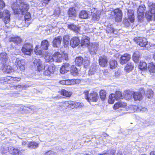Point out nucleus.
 <instances>
[{"label": "nucleus", "mask_w": 155, "mask_h": 155, "mask_svg": "<svg viewBox=\"0 0 155 155\" xmlns=\"http://www.w3.org/2000/svg\"><path fill=\"white\" fill-rule=\"evenodd\" d=\"M20 8L16 10L15 7L17 6V3H14L12 6V8L15 14H21L24 15L27 12L29 8V5L25 2L22 3L20 4Z\"/></svg>", "instance_id": "f257e3e1"}, {"label": "nucleus", "mask_w": 155, "mask_h": 155, "mask_svg": "<svg viewBox=\"0 0 155 155\" xmlns=\"http://www.w3.org/2000/svg\"><path fill=\"white\" fill-rule=\"evenodd\" d=\"M84 93L85 99L89 102L91 101L96 102L98 99L99 97L98 94L95 92L93 91L89 94L88 91L86 90L84 91Z\"/></svg>", "instance_id": "f03ea898"}, {"label": "nucleus", "mask_w": 155, "mask_h": 155, "mask_svg": "<svg viewBox=\"0 0 155 155\" xmlns=\"http://www.w3.org/2000/svg\"><path fill=\"white\" fill-rule=\"evenodd\" d=\"M109 14L111 15V17L115 18L116 21L117 22L120 21L122 19V12L119 8L115 9L114 11L110 12Z\"/></svg>", "instance_id": "7ed1b4c3"}, {"label": "nucleus", "mask_w": 155, "mask_h": 155, "mask_svg": "<svg viewBox=\"0 0 155 155\" xmlns=\"http://www.w3.org/2000/svg\"><path fill=\"white\" fill-rule=\"evenodd\" d=\"M55 68L53 66L45 64L43 69V74L45 76H51L54 72Z\"/></svg>", "instance_id": "20e7f679"}, {"label": "nucleus", "mask_w": 155, "mask_h": 155, "mask_svg": "<svg viewBox=\"0 0 155 155\" xmlns=\"http://www.w3.org/2000/svg\"><path fill=\"white\" fill-rule=\"evenodd\" d=\"M33 50L32 45L29 43L25 44L22 47L21 50L24 54L30 55Z\"/></svg>", "instance_id": "39448f33"}, {"label": "nucleus", "mask_w": 155, "mask_h": 155, "mask_svg": "<svg viewBox=\"0 0 155 155\" xmlns=\"http://www.w3.org/2000/svg\"><path fill=\"white\" fill-rule=\"evenodd\" d=\"M149 11L146 12L145 16L148 20H150L151 18H155V4H152L149 8Z\"/></svg>", "instance_id": "423d86ee"}, {"label": "nucleus", "mask_w": 155, "mask_h": 155, "mask_svg": "<svg viewBox=\"0 0 155 155\" xmlns=\"http://www.w3.org/2000/svg\"><path fill=\"white\" fill-rule=\"evenodd\" d=\"M145 5L140 6L137 10V18L139 21L141 22L143 20L144 11L145 10Z\"/></svg>", "instance_id": "0eeeda50"}, {"label": "nucleus", "mask_w": 155, "mask_h": 155, "mask_svg": "<svg viewBox=\"0 0 155 155\" xmlns=\"http://www.w3.org/2000/svg\"><path fill=\"white\" fill-rule=\"evenodd\" d=\"M3 17V21L5 24L8 23L10 21V14L9 11L8 10H5L3 12H0V18Z\"/></svg>", "instance_id": "6e6552de"}, {"label": "nucleus", "mask_w": 155, "mask_h": 155, "mask_svg": "<svg viewBox=\"0 0 155 155\" xmlns=\"http://www.w3.org/2000/svg\"><path fill=\"white\" fill-rule=\"evenodd\" d=\"M99 45L97 43H91L88 45L89 52L92 55L95 54L98 48Z\"/></svg>", "instance_id": "1a4fd4ad"}, {"label": "nucleus", "mask_w": 155, "mask_h": 155, "mask_svg": "<svg viewBox=\"0 0 155 155\" xmlns=\"http://www.w3.org/2000/svg\"><path fill=\"white\" fill-rule=\"evenodd\" d=\"M15 64L17 67L18 71L20 70L22 71L25 69V62L23 60H21L18 58H16L15 61Z\"/></svg>", "instance_id": "9d476101"}, {"label": "nucleus", "mask_w": 155, "mask_h": 155, "mask_svg": "<svg viewBox=\"0 0 155 155\" xmlns=\"http://www.w3.org/2000/svg\"><path fill=\"white\" fill-rule=\"evenodd\" d=\"M134 40L135 42L141 47H146L148 44V42L144 38L137 37L134 38Z\"/></svg>", "instance_id": "9b49d317"}, {"label": "nucleus", "mask_w": 155, "mask_h": 155, "mask_svg": "<svg viewBox=\"0 0 155 155\" xmlns=\"http://www.w3.org/2000/svg\"><path fill=\"white\" fill-rule=\"evenodd\" d=\"M62 40V37L61 36L55 37L52 42V46L54 47L58 48L60 47Z\"/></svg>", "instance_id": "f8f14e48"}, {"label": "nucleus", "mask_w": 155, "mask_h": 155, "mask_svg": "<svg viewBox=\"0 0 155 155\" xmlns=\"http://www.w3.org/2000/svg\"><path fill=\"white\" fill-rule=\"evenodd\" d=\"M99 63L102 67H106L108 65V60L105 56L100 57L99 59Z\"/></svg>", "instance_id": "ddd939ff"}, {"label": "nucleus", "mask_w": 155, "mask_h": 155, "mask_svg": "<svg viewBox=\"0 0 155 155\" xmlns=\"http://www.w3.org/2000/svg\"><path fill=\"white\" fill-rule=\"evenodd\" d=\"M68 29L73 31L75 33H79L80 31V27L78 25H76L73 23H71L68 25Z\"/></svg>", "instance_id": "4468645a"}, {"label": "nucleus", "mask_w": 155, "mask_h": 155, "mask_svg": "<svg viewBox=\"0 0 155 155\" xmlns=\"http://www.w3.org/2000/svg\"><path fill=\"white\" fill-rule=\"evenodd\" d=\"M80 43V40L78 37H74L70 41V45L73 48L78 46Z\"/></svg>", "instance_id": "2eb2a0df"}, {"label": "nucleus", "mask_w": 155, "mask_h": 155, "mask_svg": "<svg viewBox=\"0 0 155 155\" xmlns=\"http://www.w3.org/2000/svg\"><path fill=\"white\" fill-rule=\"evenodd\" d=\"M130 58V55L128 54H125L122 55L120 59V62L121 64H126Z\"/></svg>", "instance_id": "dca6fc26"}, {"label": "nucleus", "mask_w": 155, "mask_h": 155, "mask_svg": "<svg viewBox=\"0 0 155 155\" xmlns=\"http://www.w3.org/2000/svg\"><path fill=\"white\" fill-rule=\"evenodd\" d=\"M8 61L7 54L4 52H2L0 54V63L4 65Z\"/></svg>", "instance_id": "f3484780"}, {"label": "nucleus", "mask_w": 155, "mask_h": 155, "mask_svg": "<svg viewBox=\"0 0 155 155\" xmlns=\"http://www.w3.org/2000/svg\"><path fill=\"white\" fill-rule=\"evenodd\" d=\"M53 57L54 61L56 62H61L63 60L62 54L58 52H55L53 55Z\"/></svg>", "instance_id": "a211bd4d"}, {"label": "nucleus", "mask_w": 155, "mask_h": 155, "mask_svg": "<svg viewBox=\"0 0 155 155\" xmlns=\"http://www.w3.org/2000/svg\"><path fill=\"white\" fill-rule=\"evenodd\" d=\"M70 69V65L69 63H65L61 67L60 69V72L62 74H64L68 71Z\"/></svg>", "instance_id": "6ab92c4d"}, {"label": "nucleus", "mask_w": 155, "mask_h": 155, "mask_svg": "<svg viewBox=\"0 0 155 155\" xmlns=\"http://www.w3.org/2000/svg\"><path fill=\"white\" fill-rule=\"evenodd\" d=\"M90 38L87 36L83 35L81 40V46H87L90 43Z\"/></svg>", "instance_id": "aec40b11"}, {"label": "nucleus", "mask_w": 155, "mask_h": 155, "mask_svg": "<svg viewBox=\"0 0 155 155\" xmlns=\"http://www.w3.org/2000/svg\"><path fill=\"white\" fill-rule=\"evenodd\" d=\"M10 153L12 155H21V150L13 147H10Z\"/></svg>", "instance_id": "412c9836"}, {"label": "nucleus", "mask_w": 155, "mask_h": 155, "mask_svg": "<svg viewBox=\"0 0 155 155\" xmlns=\"http://www.w3.org/2000/svg\"><path fill=\"white\" fill-rule=\"evenodd\" d=\"M34 64L35 66L37 67L38 71H40L42 69L41 62L38 58H35L34 60Z\"/></svg>", "instance_id": "4be33fe9"}, {"label": "nucleus", "mask_w": 155, "mask_h": 155, "mask_svg": "<svg viewBox=\"0 0 155 155\" xmlns=\"http://www.w3.org/2000/svg\"><path fill=\"white\" fill-rule=\"evenodd\" d=\"M49 45L48 41L47 40H44L41 42V48L44 50H46L48 49Z\"/></svg>", "instance_id": "5701e85b"}, {"label": "nucleus", "mask_w": 155, "mask_h": 155, "mask_svg": "<svg viewBox=\"0 0 155 155\" xmlns=\"http://www.w3.org/2000/svg\"><path fill=\"white\" fill-rule=\"evenodd\" d=\"M133 98L135 101L141 100L142 99V96L139 92H133L132 93Z\"/></svg>", "instance_id": "b1692460"}, {"label": "nucleus", "mask_w": 155, "mask_h": 155, "mask_svg": "<svg viewBox=\"0 0 155 155\" xmlns=\"http://www.w3.org/2000/svg\"><path fill=\"white\" fill-rule=\"evenodd\" d=\"M127 15L129 21L131 22H133L134 20V11L131 9L128 10L127 11Z\"/></svg>", "instance_id": "393cba45"}, {"label": "nucleus", "mask_w": 155, "mask_h": 155, "mask_svg": "<svg viewBox=\"0 0 155 155\" xmlns=\"http://www.w3.org/2000/svg\"><path fill=\"white\" fill-rule=\"evenodd\" d=\"M70 39V36L68 35H65L63 37V43L65 47H67L69 44Z\"/></svg>", "instance_id": "a878e982"}, {"label": "nucleus", "mask_w": 155, "mask_h": 155, "mask_svg": "<svg viewBox=\"0 0 155 155\" xmlns=\"http://www.w3.org/2000/svg\"><path fill=\"white\" fill-rule=\"evenodd\" d=\"M89 14L88 12L85 10L81 11L79 13V17L82 19H86L88 18Z\"/></svg>", "instance_id": "bb28decb"}, {"label": "nucleus", "mask_w": 155, "mask_h": 155, "mask_svg": "<svg viewBox=\"0 0 155 155\" xmlns=\"http://www.w3.org/2000/svg\"><path fill=\"white\" fill-rule=\"evenodd\" d=\"M39 144L35 141H30L28 144V148L32 149H35L38 147Z\"/></svg>", "instance_id": "cd10ccee"}, {"label": "nucleus", "mask_w": 155, "mask_h": 155, "mask_svg": "<svg viewBox=\"0 0 155 155\" xmlns=\"http://www.w3.org/2000/svg\"><path fill=\"white\" fill-rule=\"evenodd\" d=\"M68 13L69 17H75L76 16V11L74 7L70 8Z\"/></svg>", "instance_id": "c85d7f7f"}, {"label": "nucleus", "mask_w": 155, "mask_h": 155, "mask_svg": "<svg viewBox=\"0 0 155 155\" xmlns=\"http://www.w3.org/2000/svg\"><path fill=\"white\" fill-rule=\"evenodd\" d=\"M10 42H13L16 45L20 44L22 41L21 39L18 37L12 38L10 39Z\"/></svg>", "instance_id": "c756f323"}, {"label": "nucleus", "mask_w": 155, "mask_h": 155, "mask_svg": "<svg viewBox=\"0 0 155 155\" xmlns=\"http://www.w3.org/2000/svg\"><path fill=\"white\" fill-rule=\"evenodd\" d=\"M140 57V54L138 51L135 52L133 55V60L134 62L136 63H137L139 60V58Z\"/></svg>", "instance_id": "7c9ffc66"}, {"label": "nucleus", "mask_w": 155, "mask_h": 155, "mask_svg": "<svg viewBox=\"0 0 155 155\" xmlns=\"http://www.w3.org/2000/svg\"><path fill=\"white\" fill-rule=\"evenodd\" d=\"M83 58L81 56L76 57L75 60V63L78 66H81L83 63Z\"/></svg>", "instance_id": "2f4dec72"}, {"label": "nucleus", "mask_w": 155, "mask_h": 155, "mask_svg": "<svg viewBox=\"0 0 155 155\" xmlns=\"http://www.w3.org/2000/svg\"><path fill=\"white\" fill-rule=\"evenodd\" d=\"M2 70L7 73H10L12 71V68L10 66L6 65L5 64L3 65Z\"/></svg>", "instance_id": "473e14b6"}, {"label": "nucleus", "mask_w": 155, "mask_h": 155, "mask_svg": "<svg viewBox=\"0 0 155 155\" xmlns=\"http://www.w3.org/2000/svg\"><path fill=\"white\" fill-rule=\"evenodd\" d=\"M127 105L126 104L122 101L116 103L114 105L113 108L115 109H117L120 107H124Z\"/></svg>", "instance_id": "72a5a7b5"}, {"label": "nucleus", "mask_w": 155, "mask_h": 155, "mask_svg": "<svg viewBox=\"0 0 155 155\" xmlns=\"http://www.w3.org/2000/svg\"><path fill=\"white\" fill-rule=\"evenodd\" d=\"M110 68L111 69H115L117 66V61L113 59H111L109 62Z\"/></svg>", "instance_id": "f704fd0d"}, {"label": "nucleus", "mask_w": 155, "mask_h": 155, "mask_svg": "<svg viewBox=\"0 0 155 155\" xmlns=\"http://www.w3.org/2000/svg\"><path fill=\"white\" fill-rule=\"evenodd\" d=\"M134 67L133 64L131 63H129L127 64L124 69L127 72H129L133 69Z\"/></svg>", "instance_id": "c9c22d12"}, {"label": "nucleus", "mask_w": 155, "mask_h": 155, "mask_svg": "<svg viewBox=\"0 0 155 155\" xmlns=\"http://www.w3.org/2000/svg\"><path fill=\"white\" fill-rule=\"evenodd\" d=\"M115 152V150H111L104 151L99 155H114Z\"/></svg>", "instance_id": "e433bc0d"}, {"label": "nucleus", "mask_w": 155, "mask_h": 155, "mask_svg": "<svg viewBox=\"0 0 155 155\" xmlns=\"http://www.w3.org/2000/svg\"><path fill=\"white\" fill-rule=\"evenodd\" d=\"M98 66L94 65L93 67H91L89 71L88 74L89 75L94 74L95 72L97 71V68H98Z\"/></svg>", "instance_id": "4c0bfd02"}, {"label": "nucleus", "mask_w": 155, "mask_h": 155, "mask_svg": "<svg viewBox=\"0 0 155 155\" xmlns=\"http://www.w3.org/2000/svg\"><path fill=\"white\" fill-rule=\"evenodd\" d=\"M65 104L67 106L68 108H71L73 109L75 108V102L72 101H66L65 102Z\"/></svg>", "instance_id": "58836bf2"}, {"label": "nucleus", "mask_w": 155, "mask_h": 155, "mask_svg": "<svg viewBox=\"0 0 155 155\" xmlns=\"http://www.w3.org/2000/svg\"><path fill=\"white\" fill-rule=\"evenodd\" d=\"M71 72L74 76H75L78 74V70L77 68L74 66H73L71 67Z\"/></svg>", "instance_id": "ea45409f"}, {"label": "nucleus", "mask_w": 155, "mask_h": 155, "mask_svg": "<svg viewBox=\"0 0 155 155\" xmlns=\"http://www.w3.org/2000/svg\"><path fill=\"white\" fill-rule=\"evenodd\" d=\"M61 93L63 95L67 97H70L72 94V92H68L64 89L62 90Z\"/></svg>", "instance_id": "a19ab883"}, {"label": "nucleus", "mask_w": 155, "mask_h": 155, "mask_svg": "<svg viewBox=\"0 0 155 155\" xmlns=\"http://www.w3.org/2000/svg\"><path fill=\"white\" fill-rule=\"evenodd\" d=\"M45 59L46 62L51 63L54 61L53 55L51 56L47 54L45 56Z\"/></svg>", "instance_id": "79ce46f5"}, {"label": "nucleus", "mask_w": 155, "mask_h": 155, "mask_svg": "<svg viewBox=\"0 0 155 155\" xmlns=\"http://www.w3.org/2000/svg\"><path fill=\"white\" fill-rule=\"evenodd\" d=\"M100 97L101 100L104 101L106 98V92L104 90H101L100 92Z\"/></svg>", "instance_id": "37998d69"}, {"label": "nucleus", "mask_w": 155, "mask_h": 155, "mask_svg": "<svg viewBox=\"0 0 155 155\" xmlns=\"http://www.w3.org/2000/svg\"><path fill=\"white\" fill-rule=\"evenodd\" d=\"M139 68L141 70H145L147 68V66L146 63L143 61H140L139 64Z\"/></svg>", "instance_id": "c03bdc74"}, {"label": "nucleus", "mask_w": 155, "mask_h": 155, "mask_svg": "<svg viewBox=\"0 0 155 155\" xmlns=\"http://www.w3.org/2000/svg\"><path fill=\"white\" fill-rule=\"evenodd\" d=\"M107 31L108 33L116 34L112 25H109L107 26Z\"/></svg>", "instance_id": "a18cd8bd"}, {"label": "nucleus", "mask_w": 155, "mask_h": 155, "mask_svg": "<svg viewBox=\"0 0 155 155\" xmlns=\"http://www.w3.org/2000/svg\"><path fill=\"white\" fill-rule=\"evenodd\" d=\"M148 69L150 72H155V65L153 63H150L149 64Z\"/></svg>", "instance_id": "49530a36"}, {"label": "nucleus", "mask_w": 155, "mask_h": 155, "mask_svg": "<svg viewBox=\"0 0 155 155\" xmlns=\"http://www.w3.org/2000/svg\"><path fill=\"white\" fill-rule=\"evenodd\" d=\"M10 147H2L1 149V153H2V154H3L8 153V152H9L10 153Z\"/></svg>", "instance_id": "de8ad7c7"}, {"label": "nucleus", "mask_w": 155, "mask_h": 155, "mask_svg": "<svg viewBox=\"0 0 155 155\" xmlns=\"http://www.w3.org/2000/svg\"><path fill=\"white\" fill-rule=\"evenodd\" d=\"M9 77L8 76L6 77L0 78V83H1L5 84L6 83H9Z\"/></svg>", "instance_id": "09e8293b"}, {"label": "nucleus", "mask_w": 155, "mask_h": 155, "mask_svg": "<svg viewBox=\"0 0 155 155\" xmlns=\"http://www.w3.org/2000/svg\"><path fill=\"white\" fill-rule=\"evenodd\" d=\"M115 99H116V98L115 97V94H111L109 96L108 102L110 104H113Z\"/></svg>", "instance_id": "8fccbe9b"}, {"label": "nucleus", "mask_w": 155, "mask_h": 155, "mask_svg": "<svg viewBox=\"0 0 155 155\" xmlns=\"http://www.w3.org/2000/svg\"><path fill=\"white\" fill-rule=\"evenodd\" d=\"M115 94V97L116 100H119V99H122L123 96L121 92L119 91H117Z\"/></svg>", "instance_id": "3c124183"}, {"label": "nucleus", "mask_w": 155, "mask_h": 155, "mask_svg": "<svg viewBox=\"0 0 155 155\" xmlns=\"http://www.w3.org/2000/svg\"><path fill=\"white\" fill-rule=\"evenodd\" d=\"M37 46H36L35 49L34 51L35 54L38 55H41L43 54V51L39 49L38 48H36Z\"/></svg>", "instance_id": "603ef678"}, {"label": "nucleus", "mask_w": 155, "mask_h": 155, "mask_svg": "<svg viewBox=\"0 0 155 155\" xmlns=\"http://www.w3.org/2000/svg\"><path fill=\"white\" fill-rule=\"evenodd\" d=\"M25 23L27 21H29L31 17L30 14L29 12H26L25 13Z\"/></svg>", "instance_id": "864d4df0"}, {"label": "nucleus", "mask_w": 155, "mask_h": 155, "mask_svg": "<svg viewBox=\"0 0 155 155\" xmlns=\"http://www.w3.org/2000/svg\"><path fill=\"white\" fill-rule=\"evenodd\" d=\"M9 81H11V82H13L14 81H19L21 80V78L17 77H12L9 76Z\"/></svg>", "instance_id": "5fc2aeb1"}, {"label": "nucleus", "mask_w": 155, "mask_h": 155, "mask_svg": "<svg viewBox=\"0 0 155 155\" xmlns=\"http://www.w3.org/2000/svg\"><path fill=\"white\" fill-rule=\"evenodd\" d=\"M100 15L98 13H94L92 15V19L94 21H97L100 18Z\"/></svg>", "instance_id": "6e6d98bb"}, {"label": "nucleus", "mask_w": 155, "mask_h": 155, "mask_svg": "<svg viewBox=\"0 0 155 155\" xmlns=\"http://www.w3.org/2000/svg\"><path fill=\"white\" fill-rule=\"evenodd\" d=\"M147 97L149 98H150L153 97V94L152 90L150 89L148 90L147 91Z\"/></svg>", "instance_id": "4d7b16f0"}, {"label": "nucleus", "mask_w": 155, "mask_h": 155, "mask_svg": "<svg viewBox=\"0 0 155 155\" xmlns=\"http://www.w3.org/2000/svg\"><path fill=\"white\" fill-rule=\"evenodd\" d=\"M25 86L24 85H18L15 86V88L17 90L19 91L21 90L22 88L24 89L25 88Z\"/></svg>", "instance_id": "13d9d810"}, {"label": "nucleus", "mask_w": 155, "mask_h": 155, "mask_svg": "<svg viewBox=\"0 0 155 155\" xmlns=\"http://www.w3.org/2000/svg\"><path fill=\"white\" fill-rule=\"evenodd\" d=\"M75 108H81L84 106V104L82 103H78L75 102Z\"/></svg>", "instance_id": "bf43d9fd"}, {"label": "nucleus", "mask_w": 155, "mask_h": 155, "mask_svg": "<svg viewBox=\"0 0 155 155\" xmlns=\"http://www.w3.org/2000/svg\"><path fill=\"white\" fill-rule=\"evenodd\" d=\"M45 155H56V153L51 150H49L46 152Z\"/></svg>", "instance_id": "052dcab7"}, {"label": "nucleus", "mask_w": 155, "mask_h": 155, "mask_svg": "<svg viewBox=\"0 0 155 155\" xmlns=\"http://www.w3.org/2000/svg\"><path fill=\"white\" fill-rule=\"evenodd\" d=\"M5 6V3L2 0H0V9H2Z\"/></svg>", "instance_id": "680f3d73"}, {"label": "nucleus", "mask_w": 155, "mask_h": 155, "mask_svg": "<svg viewBox=\"0 0 155 155\" xmlns=\"http://www.w3.org/2000/svg\"><path fill=\"white\" fill-rule=\"evenodd\" d=\"M68 81H69V80H62L60 81V83L61 84H66V85H69L70 83H67Z\"/></svg>", "instance_id": "e2e57ef3"}, {"label": "nucleus", "mask_w": 155, "mask_h": 155, "mask_svg": "<svg viewBox=\"0 0 155 155\" xmlns=\"http://www.w3.org/2000/svg\"><path fill=\"white\" fill-rule=\"evenodd\" d=\"M62 58L63 59H64L65 60H68V54L66 53H63L62 54Z\"/></svg>", "instance_id": "0e129e2a"}, {"label": "nucleus", "mask_w": 155, "mask_h": 155, "mask_svg": "<svg viewBox=\"0 0 155 155\" xmlns=\"http://www.w3.org/2000/svg\"><path fill=\"white\" fill-rule=\"evenodd\" d=\"M132 93H129L125 94V97L127 98L128 99L131 98L132 96Z\"/></svg>", "instance_id": "69168bd1"}, {"label": "nucleus", "mask_w": 155, "mask_h": 155, "mask_svg": "<svg viewBox=\"0 0 155 155\" xmlns=\"http://www.w3.org/2000/svg\"><path fill=\"white\" fill-rule=\"evenodd\" d=\"M129 20L128 19H124V23L125 25L127 26H129L130 25L129 21Z\"/></svg>", "instance_id": "338daca9"}, {"label": "nucleus", "mask_w": 155, "mask_h": 155, "mask_svg": "<svg viewBox=\"0 0 155 155\" xmlns=\"http://www.w3.org/2000/svg\"><path fill=\"white\" fill-rule=\"evenodd\" d=\"M28 141H23L22 142V144L23 146H25L26 145H28Z\"/></svg>", "instance_id": "774afa93"}]
</instances>
